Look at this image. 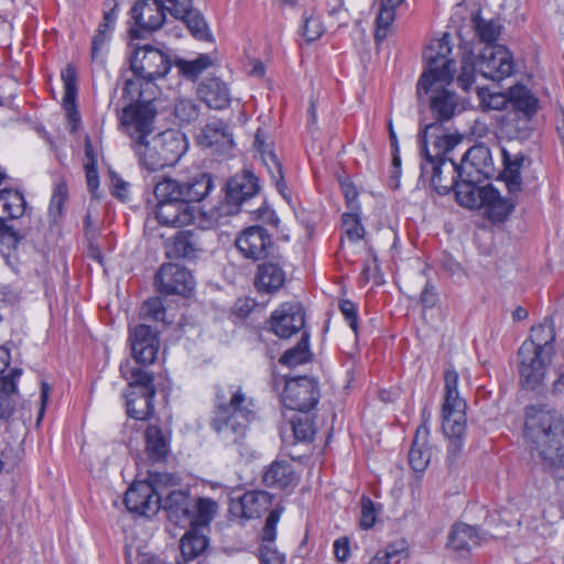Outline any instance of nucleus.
Segmentation results:
<instances>
[{
  "label": "nucleus",
  "mask_w": 564,
  "mask_h": 564,
  "mask_svg": "<svg viewBox=\"0 0 564 564\" xmlns=\"http://www.w3.org/2000/svg\"><path fill=\"white\" fill-rule=\"evenodd\" d=\"M145 453L152 463L162 462L170 452L171 435L156 424H150L144 431Z\"/></svg>",
  "instance_id": "26"
},
{
  "label": "nucleus",
  "mask_w": 564,
  "mask_h": 564,
  "mask_svg": "<svg viewBox=\"0 0 564 564\" xmlns=\"http://www.w3.org/2000/svg\"><path fill=\"white\" fill-rule=\"evenodd\" d=\"M323 25L317 18H306L303 25V35L307 42L316 41L323 34Z\"/></svg>",
  "instance_id": "56"
},
{
  "label": "nucleus",
  "mask_w": 564,
  "mask_h": 564,
  "mask_svg": "<svg viewBox=\"0 0 564 564\" xmlns=\"http://www.w3.org/2000/svg\"><path fill=\"white\" fill-rule=\"evenodd\" d=\"M212 65L208 55H199L193 61L178 59L176 66L180 72L188 79H196L204 70Z\"/></svg>",
  "instance_id": "40"
},
{
  "label": "nucleus",
  "mask_w": 564,
  "mask_h": 564,
  "mask_svg": "<svg viewBox=\"0 0 564 564\" xmlns=\"http://www.w3.org/2000/svg\"><path fill=\"white\" fill-rule=\"evenodd\" d=\"M477 69L482 77L501 82L513 73L512 54L503 45H486L477 58Z\"/></svg>",
  "instance_id": "13"
},
{
  "label": "nucleus",
  "mask_w": 564,
  "mask_h": 564,
  "mask_svg": "<svg viewBox=\"0 0 564 564\" xmlns=\"http://www.w3.org/2000/svg\"><path fill=\"white\" fill-rule=\"evenodd\" d=\"M341 220L344 232L350 241L356 242L364 238L365 228L361 224L358 210L343 214Z\"/></svg>",
  "instance_id": "42"
},
{
  "label": "nucleus",
  "mask_w": 564,
  "mask_h": 564,
  "mask_svg": "<svg viewBox=\"0 0 564 564\" xmlns=\"http://www.w3.org/2000/svg\"><path fill=\"white\" fill-rule=\"evenodd\" d=\"M213 186V178L208 173H198L186 180L163 177L154 185L156 220L167 227L189 225L196 214L192 204L204 199Z\"/></svg>",
  "instance_id": "5"
},
{
  "label": "nucleus",
  "mask_w": 564,
  "mask_h": 564,
  "mask_svg": "<svg viewBox=\"0 0 564 564\" xmlns=\"http://www.w3.org/2000/svg\"><path fill=\"white\" fill-rule=\"evenodd\" d=\"M235 243L243 258L253 261L269 257L274 248L271 235L259 225L243 229L236 238Z\"/></svg>",
  "instance_id": "14"
},
{
  "label": "nucleus",
  "mask_w": 564,
  "mask_h": 564,
  "mask_svg": "<svg viewBox=\"0 0 564 564\" xmlns=\"http://www.w3.org/2000/svg\"><path fill=\"white\" fill-rule=\"evenodd\" d=\"M420 301L425 308H432L436 305L437 294H436L434 288L430 283H427L424 286V289L421 293Z\"/></svg>",
  "instance_id": "63"
},
{
  "label": "nucleus",
  "mask_w": 564,
  "mask_h": 564,
  "mask_svg": "<svg viewBox=\"0 0 564 564\" xmlns=\"http://www.w3.org/2000/svg\"><path fill=\"white\" fill-rule=\"evenodd\" d=\"M508 100L512 107V113L533 116L538 113L540 101L535 95L523 85H514L508 90Z\"/></svg>",
  "instance_id": "29"
},
{
  "label": "nucleus",
  "mask_w": 564,
  "mask_h": 564,
  "mask_svg": "<svg viewBox=\"0 0 564 564\" xmlns=\"http://www.w3.org/2000/svg\"><path fill=\"white\" fill-rule=\"evenodd\" d=\"M165 253L170 259L194 260L203 251L198 237L191 230L177 232L170 242L165 245Z\"/></svg>",
  "instance_id": "24"
},
{
  "label": "nucleus",
  "mask_w": 564,
  "mask_h": 564,
  "mask_svg": "<svg viewBox=\"0 0 564 564\" xmlns=\"http://www.w3.org/2000/svg\"><path fill=\"white\" fill-rule=\"evenodd\" d=\"M360 527L366 530L372 528L377 521L378 514L373 501L369 497L362 496L360 499Z\"/></svg>",
  "instance_id": "47"
},
{
  "label": "nucleus",
  "mask_w": 564,
  "mask_h": 564,
  "mask_svg": "<svg viewBox=\"0 0 564 564\" xmlns=\"http://www.w3.org/2000/svg\"><path fill=\"white\" fill-rule=\"evenodd\" d=\"M198 143L215 153L227 154L234 148V135L229 124L223 120L214 119L207 122L197 135Z\"/></svg>",
  "instance_id": "21"
},
{
  "label": "nucleus",
  "mask_w": 564,
  "mask_h": 564,
  "mask_svg": "<svg viewBox=\"0 0 564 564\" xmlns=\"http://www.w3.org/2000/svg\"><path fill=\"white\" fill-rule=\"evenodd\" d=\"M198 95L214 109H225L231 100L227 84L216 77L204 79L198 86Z\"/></svg>",
  "instance_id": "28"
},
{
  "label": "nucleus",
  "mask_w": 564,
  "mask_h": 564,
  "mask_svg": "<svg viewBox=\"0 0 564 564\" xmlns=\"http://www.w3.org/2000/svg\"><path fill=\"white\" fill-rule=\"evenodd\" d=\"M279 520V513L271 511L267 518L263 529V540L272 542L275 538V524Z\"/></svg>",
  "instance_id": "62"
},
{
  "label": "nucleus",
  "mask_w": 564,
  "mask_h": 564,
  "mask_svg": "<svg viewBox=\"0 0 564 564\" xmlns=\"http://www.w3.org/2000/svg\"><path fill=\"white\" fill-rule=\"evenodd\" d=\"M217 512V503L209 498H194V506L191 512L193 519L187 527H205L210 523Z\"/></svg>",
  "instance_id": "36"
},
{
  "label": "nucleus",
  "mask_w": 564,
  "mask_h": 564,
  "mask_svg": "<svg viewBox=\"0 0 564 564\" xmlns=\"http://www.w3.org/2000/svg\"><path fill=\"white\" fill-rule=\"evenodd\" d=\"M305 324V313L301 303L286 302L275 310L271 317V329L281 338L299 333Z\"/></svg>",
  "instance_id": "19"
},
{
  "label": "nucleus",
  "mask_w": 564,
  "mask_h": 564,
  "mask_svg": "<svg viewBox=\"0 0 564 564\" xmlns=\"http://www.w3.org/2000/svg\"><path fill=\"white\" fill-rule=\"evenodd\" d=\"M141 100L122 109L120 123L131 140L139 163L148 171H158L174 165L186 152V138L178 130L167 129L149 137L154 130L156 109L141 90Z\"/></svg>",
  "instance_id": "2"
},
{
  "label": "nucleus",
  "mask_w": 564,
  "mask_h": 564,
  "mask_svg": "<svg viewBox=\"0 0 564 564\" xmlns=\"http://www.w3.org/2000/svg\"><path fill=\"white\" fill-rule=\"evenodd\" d=\"M554 354L536 349L531 344H522L518 350L520 384L527 390L539 389L545 380Z\"/></svg>",
  "instance_id": "10"
},
{
  "label": "nucleus",
  "mask_w": 564,
  "mask_h": 564,
  "mask_svg": "<svg viewBox=\"0 0 564 564\" xmlns=\"http://www.w3.org/2000/svg\"><path fill=\"white\" fill-rule=\"evenodd\" d=\"M131 18L134 26L130 33L134 37H140L142 32L161 29L166 20V12L156 0H137L131 8Z\"/></svg>",
  "instance_id": "16"
},
{
  "label": "nucleus",
  "mask_w": 564,
  "mask_h": 564,
  "mask_svg": "<svg viewBox=\"0 0 564 564\" xmlns=\"http://www.w3.org/2000/svg\"><path fill=\"white\" fill-rule=\"evenodd\" d=\"M142 315L152 321L164 322L165 308L159 297H151L143 303Z\"/></svg>",
  "instance_id": "49"
},
{
  "label": "nucleus",
  "mask_w": 564,
  "mask_h": 564,
  "mask_svg": "<svg viewBox=\"0 0 564 564\" xmlns=\"http://www.w3.org/2000/svg\"><path fill=\"white\" fill-rule=\"evenodd\" d=\"M318 400L319 388L314 378L302 376L285 380L281 397L285 408L306 413L316 406Z\"/></svg>",
  "instance_id": "12"
},
{
  "label": "nucleus",
  "mask_w": 564,
  "mask_h": 564,
  "mask_svg": "<svg viewBox=\"0 0 564 564\" xmlns=\"http://www.w3.org/2000/svg\"><path fill=\"white\" fill-rule=\"evenodd\" d=\"M438 129L436 123H427L419 133L421 145V175L429 178L431 186L441 195L467 186H478L485 180L495 176V166L490 149L484 144L469 148L457 164L447 154L456 142L451 135H436L433 141L434 153L429 149V132Z\"/></svg>",
  "instance_id": "1"
},
{
  "label": "nucleus",
  "mask_w": 564,
  "mask_h": 564,
  "mask_svg": "<svg viewBox=\"0 0 564 564\" xmlns=\"http://www.w3.org/2000/svg\"><path fill=\"white\" fill-rule=\"evenodd\" d=\"M63 84H64V98L63 105L67 110L70 120L77 119V111L75 110V100L77 93V75L76 68L72 65H67L65 69L62 70L61 74Z\"/></svg>",
  "instance_id": "35"
},
{
  "label": "nucleus",
  "mask_w": 564,
  "mask_h": 564,
  "mask_svg": "<svg viewBox=\"0 0 564 564\" xmlns=\"http://www.w3.org/2000/svg\"><path fill=\"white\" fill-rule=\"evenodd\" d=\"M254 416V400L240 384L216 387L210 427L225 446L236 447L241 455L247 454V433Z\"/></svg>",
  "instance_id": "6"
},
{
  "label": "nucleus",
  "mask_w": 564,
  "mask_h": 564,
  "mask_svg": "<svg viewBox=\"0 0 564 564\" xmlns=\"http://www.w3.org/2000/svg\"><path fill=\"white\" fill-rule=\"evenodd\" d=\"M445 395L442 406V429L449 434H459L466 430V402L458 393V373L447 369L444 375Z\"/></svg>",
  "instance_id": "11"
},
{
  "label": "nucleus",
  "mask_w": 564,
  "mask_h": 564,
  "mask_svg": "<svg viewBox=\"0 0 564 564\" xmlns=\"http://www.w3.org/2000/svg\"><path fill=\"white\" fill-rule=\"evenodd\" d=\"M449 34L445 33L441 39L433 41L424 51L426 67L422 73L416 91L421 97L430 95V108L438 129H432L429 137L441 130V122L451 120L462 108L456 93L445 88L444 84H451L455 72V61L449 58L452 53Z\"/></svg>",
  "instance_id": "3"
},
{
  "label": "nucleus",
  "mask_w": 564,
  "mask_h": 564,
  "mask_svg": "<svg viewBox=\"0 0 564 564\" xmlns=\"http://www.w3.org/2000/svg\"><path fill=\"white\" fill-rule=\"evenodd\" d=\"M85 172L88 188L94 192L98 188L99 176L97 170V160L91 159L89 163H85Z\"/></svg>",
  "instance_id": "59"
},
{
  "label": "nucleus",
  "mask_w": 564,
  "mask_h": 564,
  "mask_svg": "<svg viewBox=\"0 0 564 564\" xmlns=\"http://www.w3.org/2000/svg\"><path fill=\"white\" fill-rule=\"evenodd\" d=\"M478 95L481 99V105L485 109L499 110L505 106V104L507 101L506 96L500 95V94L486 95L484 89H479Z\"/></svg>",
  "instance_id": "58"
},
{
  "label": "nucleus",
  "mask_w": 564,
  "mask_h": 564,
  "mask_svg": "<svg viewBox=\"0 0 564 564\" xmlns=\"http://www.w3.org/2000/svg\"><path fill=\"white\" fill-rule=\"evenodd\" d=\"M286 282V272L278 262L267 261L258 265L254 286L259 293L274 294Z\"/></svg>",
  "instance_id": "23"
},
{
  "label": "nucleus",
  "mask_w": 564,
  "mask_h": 564,
  "mask_svg": "<svg viewBox=\"0 0 564 564\" xmlns=\"http://www.w3.org/2000/svg\"><path fill=\"white\" fill-rule=\"evenodd\" d=\"M207 546V539L194 531H189L181 539L180 549L185 562L196 558Z\"/></svg>",
  "instance_id": "38"
},
{
  "label": "nucleus",
  "mask_w": 564,
  "mask_h": 564,
  "mask_svg": "<svg viewBox=\"0 0 564 564\" xmlns=\"http://www.w3.org/2000/svg\"><path fill=\"white\" fill-rule=\"evenodd\" d=\"M291 425L297 441L306 442L313 438L315 431L308 417H292Z\"/></svg>",
  "instance_id": "48"
},
{
  "label": "nucleus",
  "mask_w": 564,
  "mask_h": 564,
  "mask_svg": "<svg viewBox=\"0 0 564 564\" xmlns=\"http://www.w3.org/2000/svg\"><path fill=\"white\" fill-rule=\"evenodd\" d=\"M395 19V8L380 2V10L376 19V42H382L388 36V30Z\"/></svg>",
  "instance_id": "43"
},
{
  "label": "nucleus",
  "mask_w": 564,
  "mask_h": 564,
  "mask_svg": "<svg viewBox=\"0 0 564 564\" xmlns=\"http://www.w3.org/2000/svg\"><path fill=\"white\" fill-rule=\"evenodd\" d=\"M334 554L339 562H345L349 557L350 546L347 538H339L334 542Z\"/></svg>",
  "instance_id": "61"
},
{
  "label": "nucleus",
  "mask_w": 564,
  "mask_h": 564,
  "mask_svg": "<svg viewBox=\"0 0 564 564\" xmlns=\"http://www.w3.org/2000/svg\"><path fill=\"white\" fill-rule=\"evenodd\" d=\"M524 441L533 457L556 478H564V419L547 405L525 408Z\"/></svg>",
  "instance_id": "4"
},
{
  "label": "nucleus",
  "mask_w": 564,
  "mask_h": 564,
  "mask_svg": "<svg viewBox=\"0 0 564 564\" xmlns=\"http://www.w3.org/2000/svg\"><path fill=\"white\" fill-rule=\"evenodd\" d=\"M156 390H148L147 392L132 391L127 398V413L135 420H147L154 412L153 399Z\"/></svg>",
  "instance_id": "31"
},
{
  "label": "nucleus",
  "mask_w": 564,
  "mask_h": 564,
  "mask_svg": "<svg viewBox=\"0 0 564 564\" xmlns=\"http://www.w3.org/2000/svg\"><path fill=\"white\" fill-rule=\"evenodd\" d=\"M308 333L303 332L300 341L281 356L280 364L296 367L310 361L312 352L308 348Z\"/></svg>",
  "instance_id": "37"
},
{
  "label": "nucleus",
  "mask_w": 564,
  "mask_h": 564,
  "mask_svg": "<svg viewBox=\"0 0 564 564\" xmlns=\"http://www.w3.org/2000/svg\"><path fill=\"white\" fill-rule=\"evenodd\" d=\"M260 189L258 177L250 171H243L229 178L226 184V213H237L241 204L258 194Z\"/></svg>",
  "instance_id": "17"
},
{
  "label": "nucleus",
  "mask_w": 564,
  "mask_h": 564,
  "mask_svg": "<svg viewBox=\"0 0 564 564\" xmlns=\"http://www.w3.org/2000/svg\"><path fill=\"white\" fill-rule=\"evenodd\" d=\"M193 506L194 497L188 490H171L164 499L161 497V508L167 513L169 520L178 527H187L191 522Z\"/></svg>",
  "instance_id": "22"
},
{
  "label": "nucleus",
  "mask_w": 564,
  "mask_h": 564,
  "mask_svg": "<svg viewBox=\"0 0 564 564\" xmlns=\"http://www.w3.org/2000/svg\"><path fill=\"white\" fill-rule=\"evenodd\" d=\"M260 564H284L285 556L272 545H261L258 554Z\"/></svg>",
  "instance_id": "54"
},
{
  "label": "nucleus",
  "mask_w": 564,
  "mask_h": 564,
  "mask_svg": "<svg viewBox=\"0 0 564 564\" xmlns=\"http://www.w3.org/2000/svg\"><path fill=\"white\" fill-rule=\"evenodd\" d=\"M121 371L129 380V386L133 391L147 392L148 390H156L153 384V376L150 372L141 368H133L128 376L123 366H121Z\"/></svg>",
  "instance_id": "41"
},
{
  "label": "nucleus",
  "mask_w": 564,
  "mask_h": 564,
  "mask_svg": "<svg viewBox=\"0 0 564 564\" xmlns=\"http://www.w3.org/2000/svg\"><path fill=\"white\" fill-rule=\"evenodd\" d=\"M527 524V530L533 538L545 539L552 534V528L545 520V516L542 518L532 519L528 521L525 518L522 520Z\"/></svg>",
  "instance_id": "52"
},
{
  "label": "nucleus",
  "mask_w": 564,
  "mask_h": 564,
  "mask_svg": "<svg viewBox=\"0 0 564 564\" xmlns=\"http://www.w3.org/2000/svg\"><path fill=\"white\" fill-rule=\"evenodd\" d=\"M272 495L264 490L245 492L238 499H231L230 512L243 519H257L269 511L272 505Z\"/></svg>",
  "instance_id": "20"
},
{
  "label": "nucleus",
  "mask_w": 564,
  "mask_h": 564,
  "mask_svg": "<svg viewBox=\"0 0 564 564\" xmlns=\"http://www.w3.org/2000/svg\"><path fill=\"white\" fill-rule=\"evenodd\" d=\"M533 116L509 113L501 122L502 133L513 140H527L534 129Z\"/></svg>",
  "instance_id": "30"
},
{
  "label": "nucleus",
  "mask_w": 564,
  "mask_h": 564,
  "mask_svg": "<svg viewBox=\"0 0 564 564\" xmlns=\"http://www.w3.org/2000/svg\"><path fill=\"white\" fill-rule=\"evenodd\" d=\"M172 62L170 56L163 51L153 46L138 47L130 57V68L137 78V82L128 79L124 83L123 96L138 93L134 104L141 100V90L145 91V97L153 105L155 99L156 86L154 82L163 78L171 69Z\"/></svg>",
  "instance_id": "7"
},
{
  "label": "nucleus",
  "mask_w": 564,
  "mask_h": 564,
  "mask_svg": "<svg viewBox=\"0 0 564 564\" xmlns=\"http://www.w3.org/2000/svg\"><path fill=\"white\" fill-rule=\"evenodd\" d=\"M68 191L65 182H59L55 185L51 203H50V214L55 217L62 214L63 205L67 198Z\"/></svg>",
  "instance_id": "50"
},
{
  "label": "nucleus",
  "mask_w": 564,
  "mask_h": 564,
  "mask_svg": "<svg viewBox=\"0 0 564 564\" xmlns=\"http://www.w3.org/2000/svg\"><path fill=\"white\" fill-rule=\"evenodd\" d=\"M129 341L131 352L140 365H151L158 355L160 340L158 332L149 325L140 324L130 329Z\"/></svg>",
  "instance_id": "18"
},
{
  "label": "nucleus",
  "mask_w": 564,
  "mask_h": 564,
  "mask_svg": "<svg viewBox=\"0 0 564 564\" xmlns=\"http://www.w3.org/2000/svg\"><path fill=\"white\" fill-rule=\"evenodd\" d=\"M443 432L449 440V444L447 446V462L449 465H453L462 453L463 435L465 431L459 434H449L443 429Z\"/></svg>",
  "instance_id": "53"
},
{
  "label": "nucleus",
  "mask_w": 564,
  "mask_h": 564,
  "mask_svg": "<svg viewBox=\"0 0 564 564\" xmlns=\"http://www.w3.org/2000/svg\"><path fill=\"white\" fill-rule=\"evenodd\" d=\"M21 239L20 234L12 226L8 225L0 238V252L9 256L12 250L17 249Z\"/></svg>",
  "instance_id": "51"
},
{
  "label": "nucleus",
  "mask_w": 564,
  "mask_h": 564,
  "mask_svg": "<svg viewBox=\"0 0 564 564\" xmlns=\"http://www.w3.org/2000/svg\"><path fill=\"white\" fill-rule=\"evenodd\" d=\"M339 308L345 319L349 324L350 328L355 334L358 332V315L356 305L349 300H343L339 304Z\"/></svg>",
  "instance_id": "57"
},
{
  "label": "nucleus",
  "mask_w": 564,
  "mask_h": 564,
  "mask_svg": "<svg viewBox=\"0 0 564 564\" xmlns=\"http://www.w3.org/2000/svg\"><path fill=\"white\" fill-rule=\"evenodd\" d=\"M269 159L270 161L272 162V164L274 165L275 170H276V173H278V176L274 175L272 173V177L275 180V186L279 191V193L281 195H283V197H286V184L284 182V178H283V174H282V165L281 163L279 162L276 155L274 153H269Z\"/></svg>",
  "instance_id": "60"
},
{
  "label": "nucleus",
  "mask_w": 564,
  "mask_h": 564,
  "mask_svg": "<svg viewBox=\"0 0 564 564\" xmlns=\"http://www.w3.org/2000/svg\"><path fill=\"white\" fill-rule=\"evenodd\" d=\"M486 540V534L480 533L477 527L466 523H456L448 538V546L456 552H469L479 546Z\"/></svg>",
  "instance_id": "27"
},
{
  "label": "nucleus",
  "mask_w": 564,
  "mask_h": 564,
  "mask_svg": "<svg viewBox=\"0 0 564 564\" xmlns=\"http://www.w3.org/2000/svg\"><path fill=\"white\" fill-rule=\"evenodd\" d=\"M176 19L182 20L189 32L198 40L208 37V25L198 10H194L193 6L184 14L177 15Z\"/></svg>",
  "instance_id": "39"
},
{
  "label": "nucleus",
  "mask_w": 564,
  "mask_h": 564,
  "mask_svg": "<svg viewBox=\"0 0 564 564\" xmlns=\"http://www.w3.org/2000/svg\"><path fill=\"white\" fill-rule=\"evenodd\" d=\"M117 1L116 0H106L104 3L105 11H104V25L105 26H112L116 19V9H117Z\"/></svg>",
  "instance_id": "64"
},
{
  "label": "nucleus",
  "mask_w": 564,
  "mask_h": 564,
  "mask_svg": "<svg viewBox=\"0 0 564 564\" xmlns=\"http://www.w3.org/2000/svg\"><path fill=\"white\" fill-rule=\"evenodd\" d=\"M172 17L184 14L192 7V0H156Z\"/></svg>",
  "instance_id": "55"
},
{
  "label": "nucleus",
  "mask_w": 564,
  "mask_h": 564,
  "mask_svg": "<svg viewBox=\"0 0 564 564\" xmlns=\"http://www.w3.org/2000/svg\"><path fill=\"white\" fill-rule=\"evenodd\" d=\"M262 480L267 487L292 490L299 481L293 465L288 460H274L263 473Z\"/></svg>",
  "instance_id": "25"
},
{
  "label": "nucleus",
  "mask_w": 564,
  "mask_h": 564,
  "mask_svg": "<svg viewBox=\"0 0 564 564\" xmlns=\"http://www.w3.org/2000/svg\"><path fill=\"white\" fill-rule=\"evenodd\" d=\"M26 202L24 196L13 189H0V218H20L24 215Z\"/></svg>",
  "instance_id": "33"
},
{
  "label": "nucleus",
  "mask_w": 564,
  "mask_h": 564,
  "mask_svg": "<svg viewBox=\"0 0 564 564\" xmlns=\"http://www.w3.org/2000/svg\"><path fill=\"white\" fill-rule=\"evenodd\" d=\"M155 283L161 293L183 296L188 295L195 285L192 273L184 267L174 263L161 265L155 275Z\"/></svg>",
  "instance_id": "15"
},
{
  "label": "nucleus",
  "mask_w": 564,
  "mask_h": 564,
  "mask_svg": "<svg viewBox=\"0 0 564 564\" xmlns=\"http://www.w3.org/2000/svg\"><path fill=\"white\" fill-rule=\"evenodd\" d=\"M555 329L552 323H543L531 328V334L522 344H531L536 349L554 354Z\"/></svg>",
  "instance_id": "34"
},
{
  "label": "nucleus",
  "mask_w": 564,
  "mask_h": 564,
  "mask_svg": "<svg viewBox=\"0 0 564 564\" xmlns=\"http://www.w3.org/2000/svg\"><path fill=\"white\" fill-rule=\"evenodd\" d=\"M459 205L473 208H484L488 218L492 221H503L514 208L510 198H505L490 184L486 186H467V192L457 189Z\"/></svg>",
  "instance_id": "9"
},
{
  "label": "nucleus",
  "mask_w": 564,
  "mask_h": 564,
  "mask_svg": "<svg viewBox=\"0 0 564 564\" xmlns=\"http://www.w3.org/2000/svg\"><path fill=\"white\" fill-rule=\"evenodd\" d=\"M173 112L180 123H191L199 117V107L192 99L180 98L174 105Z\"/></svg>",
  "instance_id": "44"
},
{
  "label": "nucleus",
  "mask_w": 564,
  "mask_h": 564,
  "mask_svg": "<svg viewBox=\"0 0 564 564\" xmlns=\"http://www.w3.org/2000/svg\"><path fill=\"white\" fill-rule=\"evenodd\" d=\"M178 478L167 473H150L144 481L133 482L124 495L130 512L144 517L154 516L161 509V496L165 489L177 485Z\"/></svg>",
  "instance_id": "8"
},
{
  "label": "nucleus",
  "mask_w": 564,
  "mask_h": 564,
  "mask_svg": "<svg viewBox=\"0 0 564 564\" xmlns=\"http://www.w3.org/2000/svg\"><path fill=\"white\" fill-rule=\"evenodd\" d=\"M427 435L429 429L426 425H420L409 452V464L416 473L424 471L431 459V453L425 446Z\"/></svg>",
  "instance_id": "32"
},
{
  "label": "nucleus",
  "mask_w": 564,
  "mask_h": 564,
  "mask_svg": "<svg viewBox=\"0 0 564 564\" xmlns=\"http://www.w3.org/2000/svg\"><path fill=\"white\" fill-rule=\"evenodd\" d=\"M477 69V61H474L473 53H465L462 58V69L458 75V84L464 90H469L475 80Z\"/></svg>",
  "instance_id": "45"
},
{
  "label": "nucleus",
  "mask_w": 564,
  "mask_h": 564,
  "mask_svg": "<svg viewBox=\"0 0 564 564\" xmlns=\"http://www.w3.org/2000/svg\"><path fill=\"white\" fill-rule=\"evenodd\" d=\"M475 28L480 40L487 43V45H492L500 34L499 25L492 20L486 21L478 18L475 21Z\"/></svg>",
  "instance_id": "46"
}]
</instances>
